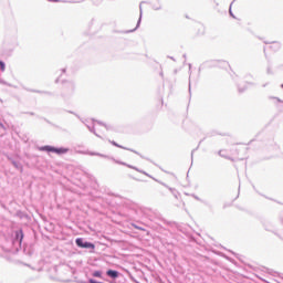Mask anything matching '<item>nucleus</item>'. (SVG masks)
Listing matches in <instances>:
<instances>
[{"label": "nucleus", "mask_w": 283, "mask_h": 283, "mask_svg": "<svg viewBox=\"0 0 283 283\" xmlns=\"http://www.w3.org/2000/svg\"><path fill=\"white\" fill-rule=\"evenodd\" d=\"M25 238V234L23 233V229L14 230L13 238H10L7 241V244L2 247L3 251L6 253H17L18 251H21L23 249V239Z\"/></svg>", "instance_id": "f257e3e1"}, {"label": "nucleus", "mask_w": 283, "mask_h": 283, "mask_svg": "<svg viewBox=\"0 0 283 283\" xmlns=\"http://www.w3.org/2000/svg\"><path fill=\"white\" fill-rule=\"evenodd\" d=\"M88 155L90 156H99V158H106V160H113V163H115L116 165H123V167H128V169H134L135 171H138L139 174H144V176H148L149 178H151V176H149V174H147L145 170H140V168L129 165L125 161L117 160L116 158H114L109 155H103L101 153H94V151L88 153Z\"/></svg>", "instance_id": "f03ea898"}, {"label": "nucleus", "mask_w": 283, "mask_h": 283, "mask_svg": "<svg viewBox=\"0 0 283 283\" xmlns=\"http://www.w3.org/2000/svg\"><path fill=\"white\" fill-rule=\"evenodd\" d=\"M38 150L46 151V154H56V156H65V154H69L70 148L45 145V146H39Z\"/></svg>", "instance_id": "7ed1b4c3"}, {"label": "nucleus", "mask_w": 283, "mask_h": 283, "mask_svg": "<svg viewBox=\"0 0 283 283\" xmlns=\"http://www.w3.org/2000/svg\"><path fill=\"white\" fill-rule=\"evenodd\" d=\"M229 62L224 60H208L199 66V72L202 70H211V67H227Z\"/></svg>", "instance_id": "20e7f679"}, {"label": "nucleus", "mask_w": 283, "mask_h": 283, "mask_svg": "<svg viewBox=\"0 0 283 283\" xmlns=\"http://www.w3.org/2000/svg\"><path fill=\"white\" fill-rule=\"evenodd\" d=\"M62 85H63V92L61 96L63 98L67 96H72V94H74V90H76V85L74 84V82L63 80Z\"/></svg>", "instance_id": "39448f33"}, {"label": "nucleus", "mask_w": 283, "mask_h": 283, "mask_svg": "<svg viewBox=\"0 0 283 283\" xmlns=\"http://www.w3.org/2000/svg\"><path fill=\"white\" fill-rule=\"evenodd\" d=\"M75 244L78 249H90L91 251H94V249H96V244H94V242H90L84 238H76Z\"/></svg>", "instance_id": "423d86ee"}, {"label": "nucleus", "mask_w": 283, "mask_h": 283, "mask_svg": "<svg viewBox=\"0 0 283 283\" xmlns=\"http://www.w3.org/2000/svg\"><path fill=\"white\" fill-rule=\"evenodd\" d=\"M160 221L163 222V224H166V227H169L170 229H177V231H182V226H180L176 221H168L165 218H161Z\"/></svg>", "instance_id": "0eeeda50"}, {"label": "nucleus", "mask_w": 283, "mask_h": 283, "mask_svg": "<svg viewBox=\"0 0 283 283\" xmlns=\"http://www.w3.org/2000/svg\"><path fill=\"white\" fill-rule=\"evenodd\" d=\"M7 160H9L14 169L20 171V174H23V164H21V161L15 160L12 156H7Z\"/></svg>", "instance_id": "6e6552de"}, {"label": "nucleus", "mask_w": 283, "mask_h": 283, "mask_svg": "<svg viewBox=\"0 0 283 283\" xmlns=\"http://www.w3.org/2000/svg\"><path fill=\"white\" fill-rule=\"evenodd\" d=\"M111 145H113V147H118V149H125L126 151H133V154H136L137 156H140V158H143L142 154L132 149V148H127L123 145H119L118 143H116L115 140H109Z\"/></svg>", "instance_id": "1a4fd4ad"}, {"label": "nucleus", "mask_w": 283, "mask_h": 283, "mask_svg": "<svg viewBox=\"0 0 283 283\" xmlns=\"http://www.w3.org/2000/svg\"><path fill=\"white\" fill-rule=\"evenodd\" d=\"M23 253L29 256L34 255V244L23 243Z\"/></svg>", "instance_id": "9d476101"}, {"label": "nucleus", "mask_w": 283, "mask_h": 283, "mask_svg": "<svg viewBox=\"0 0 283 283\" xmlns=\"http://www.w3.org/2000/svg\"><path fill=\"white\" fill-rule=\"evenodd\" d=\"M106 275L107 277H111V280H118V277H120V273L118 272V270H112V269H108L106 271Z\"/></svg>", "instance_id": "9b49d317"}, {"label": "nucleus", "mask_w": 283, "mask_h": 283, "mask_svg": "<svg viewBox=\"0 0 283 283\" xmlns=\"http://www.w3.org/2000/svg\"><path fill=\"white\" fill-rule=\"evenodd\" d=\"M142 21H143V7L139 6V19H138V21H137V24H136V27H135L133 30L127 31V32H128V33H129V32H136V31L140 28Z\"/></svg>", "instance_id": "f8f14e48"}, {"label": "nucleus", "mask_w": 283, "mask_h": 283, "mask_svg": "<svg viewBox=\"0 0 283 283\" xmlns=\"http://www.w3.org/2000/svg\"><path fill=\"white\" fill-rule=\"evenodd\" d=\"M19 48V40L17 38L13 39L11 45L9 46L10 52H14V50Z\"/></svg>", "instance_id": "ddd939ff"}, {"label": "nucleus", "mask_w": 283, "mask_h": 283, "mask_svg": "<svg viewBox=\"0 0 283 283\" xmlns=\"http://www.w3.org/2000/svg\"><path fill=\"white\" fill-rule=\"evenodd\" d=\"M93 123H97V125H102V127H105V129H107V132H109V129H112V126L101 122V120H96V119H92Z\"/></svg>", "instance_id": "4468645a"}, {"label": "nucleus", "mask_w": 283, "mask_h": 283, "mask_svg": "<svg viewBox=\"0 0 283 283\" xmlns=\"http://www.w3.org/2000/svg\"><path fill=\"white\" fill-rule=\"evenodd\" d=\"M86 127L88 132H91V134H94V136H96L97 138H101V135L96 133V128L94 127V125L93 126L86 125Z\"/></svg>", "instance_id": "2eb2a0df"}, {"label": "nucleus", "mask_w": 283, "mask_h": 283, "mask_svg": "<svg viewBox=\"0 0 283 283\" xmlns=\"http://www.w3.org/2000/svg\"><path fill=\"white\" fill-rule=\"evenodd\" d=\"M93 277H97L98 280H103V271L97 270L92 273Z\"/></svg>", "instance_id": "dca6fc26"}, {"label": "nucleus", "mask_w": 283, "mask_h": 283, "mask_svg": "<svg viewBox=\"0 0 283 283\" xmlns=\"http://www.w3.org/2000/svg\"><path fill=\"white\" fill-rule=\"evenodd\" d=\"M27 92H31L33 94H44L45 91H39V90H34V88H25Z\"/></svg>", "instance_id": "f3484780"}, {"label": "nucleus", "mask_w": 283, "mask_h": 283, "mask_svg": "<svg viewBox=\"0 0 283 283\" xmlns=\"http://www.w3.org/2000/svg\"><path fill=\"white\" fill-rule=\"evenodd\" d=\"M259 196H262L263 198H265L266 200H271L272 202H276L277 205H282V202H280V201H277V200H275V199H273L271 197H268L265 195L259 193Z\"/></svg>", "instance_id": "a211bd4d"}, {"label": "nucleus", "mask_w": 283, "mask_h": 283, "mask_svg": "<svg viewBox=\"0 0 283 283\" xmlns=\"http://www.w3.org/2000/svg\"><path fill=\"white\" fill-rule=\"evenodd\" d=\"M15 216L17 218H20L21 220H23V218H25V212L21 211V210H18L15 212Z\"/></svg>", "instance_id": "6ab92c4d"}, {"label": "nucleus", "mask_w": 283, "mask_h": 283, "mask_svg": "<svg viewBox=\"0 0 283 283\" xmlns=\"http://www.w3.org/2000/svg\"><path fill=\"white\" fill-rule=\"evenodd\" d=\"M234 1L235 0H233L231 3H230V7H229V14H230V17H232V19H235V14H233V11H232V6H233V3H234Z\"/></svg>", "instance_id": "aec40b11"}, {"label": "nucleus", "mask_w": 283, "mask_h": 283, "mask_svg": "<svg viewBox=\"0 0 283 283\" xmlns=\"http://www.w3.org/2000/svg\"><path fill=\"white\" fill-rule=\"evenodd\" d=\"M151 8H153L155 11L163 10V4H160V3H158V4H153Z\"/></svg>", "instance_id": "412c9836"}, {"label": "nucleus", "mask_w": 283, "mask_h": 283, "mask_svg": "<svg viewBox=\"0 0 283 283\" xmlns=\"http://www.w3.org/2000/svg\"><path fill=\"white\" fill-rule=\"evenodd\" d=\"M0 72H6V62L3 60H0Z\"/></svg>", "instance_id": "4be33fe9"}, {"label": "nucleus", "mask_w": 283, "mask_h": 283, "mask_svg": "<svg viewBox=\"0 0 283 283\" xmlns=\"http://www.w3.org/2000/svg\"><path fill=\"white\" fill-rule=\"evenodd\" d=\"M239 94H244L247 92V86H238Z\"/></svg>", "instance_id": "5701e85b"}, {"label": "nucleus", "mask_w": 283, "mask_h": 283, "mask_svg": "<svg viewBox=\"0 0 283 283\" xmlns=\"http://www.w3.org/2000/svg\"><path fill=\"white\" fill-rule=\"evenodd\" d=\"M38 118H41L42 120H45V123H48L49 125H52L53 127H59V126L54 125L52 122H50L48 118H45V117H39L38 116Z\"/></svg>", "instance_id": "b1692460"}, {"label": "nucleus", "mask_w": 283, "mask_h": 283, "mask_svg": "<svg viewBox=\"0 0 283 283\" xmlns=\"http://www.w3.org/2000/svg\"><path fill=\"white\" fill-rule=\"evenodd\" d=\"M266 74H273V70L271 69V64L268 65Z\"/></svg>", "instance_id": "393cba45"}, {"label": "nucleus", "mask_w": 283, "mask_h": 283, "mask_svg": "<svg viewBox=\"0 0 283 283\" xmlns=\"http://www.w3.org/2000/svg\"><path fill=\"white\" fill-rule=\"evenodd\" d=\"M164 187H166L167 189H169V191H171V193H174V191H176V189L167 186L166 184H161Z\"/></svg>", "instance_id": "a878e982"}, {"label": "nucleus", "mask_w": 283, "mask_h": 283, "mask_svg": "<svg viewBox=\"0 0 283 283\" xmlns=\"http://www.w3.org/2000/svg\"><path fill=\"white\" fill-rule=\"evenodd\" d=\"M0 85H9L3 78L0 77Z\"/></svg>", "instance_id": "bb28decb"}, {"label": "nucleus", "mask_w": 283, "mask_h": 283, "mask_svg": "<svg viewBox=\"0 0 283 283\" xmlns=\"http://www.w3.org/2000/svg\"><path fill=\"white\" fill-rule=\"evenodd\" d=\"M44 94H46V96H54V93H52L50 91H44Z\"/></svg>", "instance_id": "cd10ccee"}, {"label": "nucleus", "mask_w": 283, "mask_h": 283, "mask_svg": "<svg viewBox=\"0 0 283 283\" xmlns=\"http://www.w3.org/2000/svg\"><path fill=\"white\" fill-rule=\"evenodd\" d=\"M192 198H195V200H198L199 202H202V199H200V197L192 195Z\"/></svg>", "instance_id": "c85d7f7f"}, {"label": "nucleus", "mask_w": 283, "mask_h": 283, "mask_svg": "<svg viewBox=\"0 0 283 283\" xmlns=\"http://www.w3.org/2000/svg\"><path fill=\"white\" fill-rule=\"evenodd\" d=\"M24 114H28L29 116H36L34 112H25Z\"/></svg>", "instance_id": "c756f323"}, {"label": "nucleus", "mask_w": 283, "mask_h": 283, "mask_svg": "<svg viewBox=\"0 0 283 283\" xmlns=\"http://www.w3.org/2000/svg\"><path fill=\"white\" fill-rule=\"evenodd\" d=\"M196 149H192L191 151V161L193 163V154H195Z\"/></svg>", "instance_id": "7c9ffc66"}, {"label": "nucleus", "mask_w": 283, "mask_h": 283, "mask_svg": "<svg viewBox=\"0 0 283 283\" xmlns=\"http://www.w3.org/2000/svg\"><path fill=\"white\" fill-rule=\"evenodd\" d=\"M69 114H73L74 116H76L78 118V115L72 111H69Z\"/></svg>", "instance_id": "2f4dec72"}, {"label": "nucleus", "mask_w": 283, "mask_h": 283, "mask_svg": "<svg viewBox=\"0 0 283 283\" xmlns=\"http://www.w3.org/2000/svg\"><path fill=\"white\" fill-rule=\"evenodd\" d=\"M0 127L1 129H6V125H3V123L0 122Z\"/></svg>", "instance_id": "473e14b6"}, {"label": "nucleus", "mask_w": 283, "mask_h": 283, "mask_svg": "<svg viewBox=\"0 0 283 283\" xmlns=\"http://www.w3.org/2000/svg\"><path fill=\"white\" fill-rule=\"evenodd\" d=\"M189 94H191V81H189Z\"/></svg>", "instance_id": "72a5a7b5"}, {"label": "nucleus", "mask_w": 283, "mask_h": 283, "mask_svg": "<svg viewBox=\"0 0 283 283\" xmlns=\"http://www.w3.org/2000/svg\"><path fill=\"white\" fill-rule=\"evenodd\" d=\"M213 253H216V255H222V252L213 251Z\"/></svg>", "instance_id": "f704fd0d"}, {"label": "nucleus", "mask_w": 283, "mask_h": 283, "mask_svg": "<svg viewBox=\"0 0 283 283\" xmlns=\"http://www.w3.org/2000/svg\"><path fill=\"white\" fill-rule=\"evenodd\" d=\"M219 156H221V158H224V155H222V150H219Z\"/></svg>", "instance_id": "c9c22d12"}, {"label": "nucleus", "mask_w": 283, "mask_h": 283, "mask_svg": "<svg viewBox=\"0 0 283 283\" xmlns=\"http://www.w3.org/2000/svg\"><path fill=\"white\" fill-rule=\"evenodd\" d=\"M61 72H62V74H65V72H67V70L66 69H62Z\"/></svg>", "instance_id": "e433bc0d"}, {"label": "nucleus", "mask_w": 283, "mask_h": 283, "mask_svg": "<svg viewBox=\"0 0 283 283\" xmlns=\"http://www.w3.org/2000/svg\"><path fill=\"white\" fill-rule=\"evenodd\" d=\"M134 227H135V229H138L139 231H143V228L137 227V226H134Z\"/></svg>", "instance_id": "4c0bfd02"}, {"label": "nucleus", "mask_w": 283, "mask_h": 283, "mask_svg": "<svg viewBox=\"0 0 283 283\" xmlns=\"http://www.w3.org/2000/svg\"><path fill=\"white\" fill-rule=\"evenodd\" d=\"M276 50H280V43H276Z\"/></svg>", "instance_id": "58836bf2"}, {"label": "nucleus", "mask_w": 283, "mask_h": 283, "mask_svg": "<svg viewBox=\"0 0 283 283\" xmlns=\"http://www.w3.org/2000/svg\"><path fill=\"white\" fill-rule=\"evenodd\" d=\"M59 81H61V77H57V78L55 80V83H59Z\"/></svg>", "instance_id": "ea45409f"}, {"label": "nucleus", "mask_w": 283, "mask_h": 283, "mask_svg": "<svg viewBox=\"0 0 283 283\" xmlns=\"http://www.w3.org/2000/svg\"><path fill=\"white\" fill-rule=\"evenodd\" d=\"M170 60H171V61H176V59H174V56H170Z\"/></svg>", "instance_id": "a19ab883"}, {"label": "nucleus", "mask_w": 283, "mask_h": 283, "mask_svg": "<svg viewBox=\"0 0 283 283\" xmlns=\"http://www.w3.org/2000/svg\"><path fill=\"white\" fill-rule=\"evenodd\" d=\"M189 72H191V64H189Z\"/></svg>", "instance_id": "79ce46f5"}, {"label": "nucleus", "mask_w": 283, "mask_h": 283, "mask_svg": "<svg viewBox=\"0 0 283 283\" xmlns=\"http://www.w3.org/2000/svg\"><path fill=\"white\" fill-rule=\"evenodd\" d=\"M159 74H160V76H165V74L163 72H160Z\"/></svg>", "instance_id": "37998d69"}, {"label": "nucleus", "mask_w": 283, "mask_h": 283, "mask_svg": "<svg viewBox=\"0 0 283 283\" xmlns=\"http://www.w3.org/2000/svg\"><path fill=\"white\" fill-rule=\"evenodd\" d=\"M274 98H276V101L280 103V98H277V97H274Z\"/></svg>", "instance_id": "c03bdc74"}, {"label": "nucleus", "mask_w": 283, "mask_h": 283, "mask_svg": "<svg viewBox=\"0 0 283 283\" xmlns=\"http://www.w3.org/2000/svg\"><path fill=\"white\" fill-rule=\"evenodd\" d=\"M263 87H266V84H264Z\"/></svg>", "instance_id": "a18cd8bd"}]
</instances>
